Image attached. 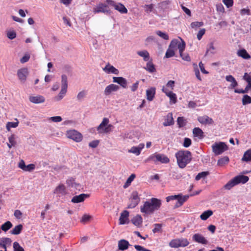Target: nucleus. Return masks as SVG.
<instances>
[{
    "label": "nucleus",
    "instance_id": "de8ad7c7",
    "mask_svg": "<svg viewBox=\"0 0 251 251\" xmlns=\"http://www.w3.org/2000/svg\"><path fill=\"white\" fill-rule=\"evenodd\" d=\"M19 122H9L6 124V128L8 131H10L11 128H15L18 126Z\"/></svg>",
    "mask_w": 251,
    "mask_h": 251
},
{
    "label": "nucleus",
    "instance_id": "6ab92c4d",
    "mask_svg": "<svg viewBox=\"0 0 251 251\" xmlns=\"http://www.w3.org/2000/svg\"><path fill=\"white\" fill-rule=\"evenodd\" d=\"M198 121L201 124L212 125L214 123V121L211 118L209 117L207 115L200 116L198 118Z\"/></svg>",
    "mask_w": 251,
    "mask_h": 251
},
{
    "label": "nucleus",
    "instance_id": "e2e57ef3",
    "mask_svg": "<svg viewBox=\"0 0 251 251\" xmlns=\"http://www.w3.org/2000/svg\"><path fill=\"white\" fill-rule=\"evenodd\" d=\"M99 143H100L99 140H93V141L89 143V147H90L91 148H96L99 145Z\"/></svg>",
    "mask_w": 251,
    "mask_h": 251
},
{
    "label": "nucleus",
    "instance_id": "338daca9",
    "mask_svg": "<svg viewBox=\"0 0 251 251\" xmlns=\"http://www.w3.org/2000/svg\"><path fill=\"white\" fill-rule=\"evenodd\" d=\"M15 135L12 134L10 136L8 137V141L9 143L11 144V146H15L16 144V142L15 141Z\"/></svg>",
    "mask_w": 251,
    "mask_h": 251
},
{
    "label": "nucleus",
    "instance_id": "1a4fd4ad",
    "mask_svg": "<svg viewBox=\"0 0 251 251\" xmlns=\"http://www.w3.org/2000/svg\"><path fill=\"white\" fill-rule=\"evenodd\" d=\"M130 201L129 204L128 205V208H135L139 203L140 201V198L138 196V193L136 191H133L131 193Z\"/></svg>",
    "mask_w": 251,
    "mask_h": 251
},
{
    "label": "nucleus",
    "instance_id": "58836bf2",
    "mask_svg": "<svg viewBox=\"0 0 251 251\" xmlns=\"http://www.w3.org/2000/svg\"><path fill=\"white\" fill-rule=\"evenodd\" d=\"M170 3L171 1L169 0H164L158 4L159 7L163 10H165L168 8Z\"/></svg>",
    "mask_w": 251,
    "mask_h": 251
},
{
    "label": "nucleus",
    "instance_id": "a18cd8bd",
    "mask_svg": "<svg viewBox=\"0 0 251 251\" xmlns=\"http://www.w3.org/2000/svg\"><path fill=\"white\" fill-rule=\"evenodd\" d=\"M109 123V119L107 118H104L102 120V122L100 124V125L98 126L97 129L98 130H100L101 129H103V128L107 126Z\"/></svg>",
    "mask_w": 251,
    "mask_h": 251
},
{
    "label": "nucleus",
    "instance_id": "c03bdc74",
    "mask_svg": "<svg viewBox=\"0 0 251 251\" xmlns=\"http://www.w3.org/2000/svg\"><path fill=\"white\" fill-rule=\"evenodd\" d=\"M242 102L243 105L251 103V97L248 95H244L243 97Z\"/></svg>",
    "mask_w": 251,
    "mask_h": 251
},
{
    "label": "nucleus",
    "instance_id": "680f3d73",
    "mask_svg": "<svg viewBox=\"0 0 251 251\" xmlns=\"http://www.w3.org/2000/svg\"><path fill=\"white\" fill-rule=\"evenodd\" d=\"M205 28L201 29L199 31V32L197 34V39L199 40H200L202 38L203 35L205 34Z\"/></svg>",
    "mask_w": 251,
    "mask_h": 251
},
{
    "label": "nucleus",
    "instance_id": "39448f33",
    "mask_svg": "<svg viewBox=\"0 0 251 251\" xmlns=\"http://www.w3.org/2000/svg\"><path fill=\"white\" fill-rule=\"evenodd\" d=\"M148 161H152L154 163L160 162L161 163H168L170 161L169 158L163 154H152L150 155Z\"/></svg>",
    "mask_w": 251,
    "mask_h": 251
},
{
    "label": "nucleus",
    "instance_id": "8fccbe9b",
    "mask_svg": "<svg viewBox=\"0 0 251 251\" xmlns=\"http://www.w3.org/2000/svg\"><path fill=\"white\" fill-rule=\"evenodd\" d=\"M13 246L14 251H25L24 248L17 242H14Z\"/></svg>",
    "mask_w": 251,
    "mask_h": 251
},
{
    "label": "nucleus",
    "instance_id": "7c9ffc66",
    "mask_svg": "<svg viewBox=\"0 0 251 251\" xmlns=\"http://www.w3.org/2000/svg\"><path fill=\"white\" fill-rule=\"evenodd\" d=\"M229 161V157L227 156H225L218 160L217 165L219 166H223L225 165L228 164Z\"/></svg>",
    "mask_w": 251,
    "mask_h": 251
},
{
    "label": "nucleus",
    "instance_id": "412c9836",
    "mask_svg": "<svg viewBox=\"0 0 251 251\" xmlns=\"http://www.w3.org/2000/svg\"><path fill=\"white\" fill-rule=\"evenodd\" d=\"M235 181H236V183L237 185L242 183L245 184L246 182H247L249 180V178L248 176H244L243 175H238L234 177Z\"/></svg>",
    "mask_w": 251,
    "mask_h": 251
},
{
    "label": "nucleus",
    "instance_id": "0eeeda50",
    "mask_svg": "<svg viewBox=\"0 0 251 251\" xmlns=\"http://www.w3.org/2000/svg\"><path fill=\"white\" fill-rule=\"evenodd\" d=\"M106 3L109 6H112L114 9L121 13L126 14L127 13V9L124 4L121 3H116L113 0H106Z\"/></svg>",
    "mask_w": 251,
    "mask_h": 251
},
{
    "label": "nucleus",
    "instance_id": "c756f323",
    "mask_svg": "<svg viewBox=\"0 0 251 251\" xmlns=\"http://www.w3.org/2000/svg\"><path fill=\"white\" fill-rule=\"evenodd\" d=\"M137 54L141 57H143V59L145 61H148L150 60V54L146 50L138 51H137Z\"/></svg>",
    "mask_w": 251,
    "mask_h": 251
},
{
    "label": "nucleus",
    "instance_id": "2eb2a0df",
    "mask_svg": "<svg viewBox=\"0 0 251 251\" xmlns=\"http://www.w3.org/2000/svg\"><path fill=\"white\" fill-rule=\"evenodd\" d=\"M120 89L118 85L114 84H111L106 87L104 93L105 95H109L112 92L117 91Z\"/></svg>",
    "mask_w": 251,
    "mask_h": 251
},
{
    "label": "nucleus",
    "instance_id": "4c0bfd02",
    "mask_svg": "<svg viewBox=\"0 0 251 251\" xmlns=\"http://www.w3.org/2000/svg\"><path fill=\"white\" fill-rule=\"evenodd\" d=\"M176 122L179 128H182L186 125V120L184 119L183 117H178Z\"/></svg>",
    "mask_w": 251,
    "mask_h": 251
},
{
    "label": "nucleus",
    "instance_id": "bb28decb",
    "mask_svg": "<svg viewBox=\"0 0 251 251\" xmlns=\"http://www.w3.org/2000/svg\"><path fill=\"white\" fill-rule=\"evenodd\" d=\"M193 134L194 137H198L200 139H202L204 137L203 132L199 127H195L193 129Z\"/></svg>",
    "mask_w": 251,
    "mask_h": 251
},
{
    "label": "nucleus",
    "instance_id": "a878e982",
    "mask_svg": "<svg viewBox=\"0 0 251 251\" xmlns=\"http://www.w3.org/2000/svg\"><path fill=\"white\" fill-rule=\"evenodd\" d=\"M146 70L151 73L156 72V69L154 65L152 62V59L149 60L146 64V66L144 68Z\"/></svg>",
    "mask_w": 251,
    "mask_h": 251
},
{
    "label": "nucleus",
    "instance_id": "4d7b16f0",
    "mask_svg": "<svg viewBox=\"0 0 251 251\" xmlns=\"http://www.w3.org/2000/svg\"><path fill=\"white\" fill-rule=\"evenodd\" d=\"M192 144L191 140L189 138H185L183 143V146L185 148H188L191 146Z\"/></svg>",
    "mask_w": 251,
    "mask_h": 251
},
{
    "label": "nucleus",
    "instance_id": "f3484780",
    "mask_svg": "<svg viewBox=\"0 0 251 251\" xmlns=\"http://www.w3.org/2000/svg\"><path fill=\"white\" fill-rule=\"evenodd\" d=\"M103 70L107 74L111 73L116 75H118L119 74V71L113 66L110 65L109 63L105 66Z\"/></svg>",
    "mask_w": 251,
    "mask_h": 251
},
{
    "label": "nucleus",
    "instance_id": "49530a36",
    "mask_svg": "<svg viewBox=\"0 0 251 251\" xmlns=\"http://www.w3.org/2000/svg\"><path fill=\"white\" fill-rule=\"evenodd\" d=\"M142 7L144 8L145 11L147 13L152 12L154 9V4L152 3L151 4H145L142 6Z\"/></svg>",
    "mask_w": 251,
    "mask_h": 251
},
{
    "label": "nucleus",
    "instance_id": "864d4df0",
    "mask_svg": "<svg viewBox=\"0 0 251 251\" xmlns=\"http://www.w3.org/2000/svg\"><path fill=\"white\" fill-rule=\"evenodd\" d=\"M156 33L158 36L161 37L162 38H163L164 40H167L169 39V36L165 32H163L160 30H158V31H156Z\"/></svg>",
    "mask_w": 251,
    "mask_h": 251
},
{
    "label": "nucleus",
    "instance_id": "f03ea898",
    "mask_svg": "<svg viewBox=\"0 0 251 251\" xmlns=\"http://www.w3.org/2000/svg\"><path fill=\"white\" fill-rule=\"evenodd\" d=\"M176 157L179 168L183 169L192 160V155L189 151H179L176 153Z\"/></svg>",
    "mask_w": 251,
    "mask_h": 251
},
{
    "label": "nucleus",
    "instance_id": "37998d69",
    "mask_svg": "<svg viewBox=\"0 0 251 251\" xmlns=\"http://www.w3.org/2000/svg\"><path fill=\"white\" fill-rule=\"evenodd\" d=\"M209 174L208 171H204L199 173L196 176L195 179L196 180H199L201 178H204L206 177Z\"/></svg>",
    "mask_w": 251,
    "mask_h": 251
},
{
    "label": "nucleus",
    "instance_id": "dca6fc26",
    "mask_svg": "<svg viewBox=\"0 0 251 251\" xmlns=\"http://www.w3.org/2000/svg\"><path fill=\"white\" fill-rule=\"evenodd\" d=\"M193 240L196 242L206 245L208 243V241L201 234L196 233L193 235L192 237Z\"/></svg>",
    "mask_w": 251,
    "mask_h": 251
},
{
    "label": "nucleus",
    "instance_id": "ea45409f",
    "mask_svg": "<svg viewBox=\"0 0 251 251\" xmlns=\"http://www.w3.org/2000/svg\"><path fill=\"white\" fill-rule=\"evenodd\" d=\"M144 146V145H142V147L133 146L130 149L129 151L138 155L140 154L141 150Z\"/></svg>",
    "mask_w": 251,
    "mask_h": 251
},
{
    "label": "nucleus",
    "instance_id": "aec40b11",
    "mask_svg": "<svg viewBox=\"0 0 251 251\" xmlns=\"http://www.w3.org/2000/svg\"><path fill=\"white\" fill-rule=\"evenodd\" d=\"M174 123L172 113H169L165 119V121L163 123V125L164 126H171L173 125Z\"/></svg>",
    "mask_w": 251,
    "mask_h": 251
},
{
    "label": "nucleus",
    "instance_id": "f704fd0d",
    "mask_svg": "<svg viewBox=\"0 0 251 251\" xmlns=\"http://www.w3.org/2000/svg\"><path fill=\"white\" fill-rule=\"evenodd\" d=\"M12 240L9 238L2 237L0 238V247H1V245H7L8 246H10Z\"/></svg>",
    "mask_w": 251,
    "mask_h": 251
},
{
    "label": "nucleus",
    "instance_id": "9b49d317",
    "mask_svg": "<svg viewBox=\"0 0 251 251\" xmlns=\"http://www.w3.org/2000/svg\"><path fill=\"white\" fill-rule=\"evenodd\" d=\"M28 74L27 69L24 68L17 71V75L19 79L22 83H25Z\"/></svg>",
    "mask_w": 251,
    "mask_h": 251
},
{
    "label": "nucleus",
    "instance_id": "0e129e2a",
    "mask_svg": "<svg viewBox=\"0 0 251 251\" xmlns=\"http://www.w3.org/2000/svg\"><path fill=\"white\" fill-rule=\"evenodd\" d=\"M223 2L227 8H230L233 5V0H223Z\"/></svg>",
    "mask_w": 251,
    "mask_h": 251
},
{
    "label": "nucleus",
    "instance_id": "774afa93",
    "mask_svg": "<svg viewBox=\"0 0 251 251\" xmlns=\"http://www.w3.org/2000/svg\"><path fill=\"white\" fill-rule=\"evenodd\" d=\"M30 58V55L28 54H25L24 56H23L20 59V62L22 63H25V62H27Z\"/></svg>",
    "mask_w": 251,
    "mask_h": 251
},
{
    "label": "nucleus",
    "instance_id": "3c124183",
    "mask_svg": "<svg viewBox=\"0 0 251 251\" xmlns=\"http://www.w3.org/2000/svg\"><path fill=\"white\" fill-rule=\"evenodd\" d=\"M175 51L172 49L168 48L166 53L165 57L167 58L172 57L175 55Z\"/></svg>",
    "mask_w": 251,
    "mask_h": 251
},
{
    "label": "nucleus",
    "instance_id": "a19ab883",
    "mask_svg": "<svg viewBox=\"0 0 251 251\" xmlns=\"http://www.w3.org/2000/svg\"><path fill=\"white\" fill-rule=\"evenodd\" d=\"M166 96H167L169 98L170 100L172 101L174 103L176 102L177 98L176 94L174 93L172 91H170L166 93Z\"/></svg>",
    "mask_w": 251,
    "mask_h": 251
},
{
    "label": "nucleus",
    "instance_id": "e433bc0d",
    "mask_svg": "<svg viewBox=\"0 0 251 251\" xmlns=\"http://www.w3.org/2000/svg\"><path fill=\"white\" fill-rule=\"evenodd\" d=\"M242 160L246 162L251 160V149L245 152Z\"/></svg>",
    "mask_w": 251,
    "mask_h": 251
},
{
    "label": "nucleus",
    "instance_id": "4be33fe9",
    "mask_svg": "<svg viewBox=\"0 0 251 251\" xmlns=\"http://www.w3.org/2000/svg\"><path fill=\"white\" fill-rule=\"evenodd\" d=\"M29 100L30 102L36 104L43 103L45 100L44 97L41 95L30 96L29 98Z\"/></svg>",
    "mask_w": 251,
    "mask_h": 251
},
{
    "label": "nucleus",
    "instance_id": "09e8293b",
    "mask_svg": "<svg viewBox=\"0 0 251 251\" xmlns=\"http://www.w3.org/2000/svg\"><path fill=\"white\" fill-rule=\"evenodd\" d=\"M251 89L250 87H249V85L247 84V85L246 86L245 88L244 89H234V92L238 94H245L248 93L249 90Z\"/></svg>",
    "mask_w": 251,
    "mask_h": 251
},
{
    "label": "nucleus",
    "instance_id": "c9c22d12",
    "mask_svg": "<svg viewBox=\"0 0 251 251\" xmlns=\"http://www.w3.org/2000/svg\"><path fill=\"white\" fill-rule=\"evenodd\" d=\"M181 42H179L177 44V48L179 50V52L180 56H182V52H183V51L185 50L186 44L184 40H183L182 39H181Z\"/></svg>",
    "mask_w": 251,
    "mask_h": 251
},
{
    "label": "nucleus",
    "instance_id": "f8f14e48",
    "mask_svg": "<svg viewBox=\"0 0 251 251\" xmlns=\"http://www.w3.org/2000/svg\"><path fill=\"white\" fill-rule=\"evenodd\" d=\"M90 197L89 194H81L79 195H76L73 197L71 200V202L75 203H77L81 202L84 201V200Z\"/></svg>",
    "mask_w": 251,
    "mask_h": 251
},
{
    "label": "nucleus",
    "instance_id": "f257e3e1",
    "mask_svg": "<svg viewBox=\"0 0 251 251\" xmlns=\"http://www.w3.org/2000/svg\"><path fill=\"white\" fill-rule=\"evenodd\" d=\"M161 206V201L155 198H152L150 201H146L141 206L140 210L146 215H151L155 211L159 210Z\"/></svg>",
    "mask_w": 251,
    "mask_h": 251
},
{
    "label": "nucleus",
    "instance_id": "72a5a7b5",
    "mask_svg": "<svg viewBox=\"0 0 251 251\" xmlns=\"http://www.w3.org/2000/svg\"><path fill=\"white\" fill-rule=\"evenodd\" d=\"M237 184L234 177L229 181L226 185H224V188L226 190H230L233 187L236 185Z\"/></svg>",
    "mask_w": 251,
    "mask_h": 251
},
{
    "label": "nucleus",
    "instance_id": "473e14b6",
    "mask_svg": "<svg viewBox=\"0 0 251 251\" xmlns=\"http://www.w3.org/2000/svg\"><path fill=\"white\" fill-rule=\"evenodd\" d=\"M12 226L13 225L11 222L7 221L1 226V229L3 231L6 232L9 229H10L12 227Z\"/></svg>",
    "mask_w": 251,
    "mask_h": 251
},
{
    "label": "nucleus",
    "instance_id": "5fc2aeb1",
    "mask_svg": "<svg viewBox=\"0 0 251 251\" xmlns=\"http://www.w3.org/2000/svg\"><path fill=\"white\" fill-rule=\"evenodd\" d=\"M7 37L10 40H13L16 37V33L15 31H9L7 33Z\"/></svg>",
    "mask_w": 251,
    "mask_h": 251
},
{
    "label": "nucleus",
    "instance_id": "6e6d98bb",
    "mask_svg": "<svg viewBox=\"0 0 251 251\" xmlns=\"http://www.w3.org/2000/svg\"><path fill=\"white\" fill-rule=\"evenodd\" d=\"M203 22H194L191 24V27L192 28L195 27H200L203 25Z\"/></svg>",
    "mask_w": 251,
    "mask_h": 251
},
{
    "label": "nucleus",
    "instance_id": "393cba45",
    "mask_svg": "<svg viewBox=\"0 0 251 251\" xmlns=\"http://www.w3.org/2000/svg\"><path fill=\"white\" fill-rule=\"evenodd\" d=\"M155 88L153 87H151L146 90L147 99L149 101H151L154 99L155 95Z\"/></svg>",
    "mask_w": 251,
    "mask_h": 251
},
{
    "label": "nucleus",
    "instance_id": "c85d7f7f",
    "mask_svg": "<svg viewBox=\"0 0 251 251\" xmlns=\"http://www.w3.org/2000/svg\"><path fill=\"white\" fill-rule=\"evenodd\" d=\"M23 228V225L19 224L15 226V227L10 231V233L13 235H19L20 234Z\"/></svg>",
    "mask_w": 251,
    "mask_h": 251
},
{
    "label": "nucleus",
    "instance_id": "603ef678",
    "mask_svg": "<svg viewBox=\"0 0 251 251\" xmlns=\"http://www.w3.org/2000/svg\"><path fill=\"white\" fill-rule=\"evenodd\" d=\"M61 86L68 87V78L66 75H61Z\"/></svg>",
    "mask_w": 251,
    "mask_h": 251
},
{
    "label": "nucleus",
    "instance_id": "79ce46f5",
    "mask_svg": "<svg viewBox=\"0 0 251 251\" xmlns=\"http://www.w3.org/2000/svg\"><path fill=\"white\" fill-rule=\"evenodd\" d=\"M136 175L134 174H132L127 179L126 183L124 185V188H126L129 186L131 182L135 178Z\"/></svg>",
    "mask_w": 251,
    "mask_h": 251
},
{
    "label": "nucleus",
    "instance_id": "5701e85b",
    "mask_svg": "<svg viewBox=\"0 0 251 251\" xmlns=\"http://www.w3.org/2000/svg\"><path fill=\"white\" fill-rule=\"evenodd\" d=\"M130 246L128 241L125 239H121L118 242V248L120 251H125Z\"/></svg>",
    "mask_w": 251,
    "mask_h": 251
},
{
    "label": "nucleus",
    "instance_id": "20e7f679",
    "mask_svg": "<svg viewBox=\"0 0 251 251\" xmlns=\"http://www.w3.org/2000/svg\"><path fill=\"white\" fill-rule=\"evenodd\" d=\"M212 148L213 152L216 155L221 154L228 149L226 144L222 142L215 143L212 145Z\"/></svg>",
    "mask_w": 251,
    "mask_h": 251
},
{
    "label": "nucleus",
    "instance_id": "ddd939ff",
    "mask_svg": "<svg viewBox=\"0 0 251 251\" xmlns=\"http://www.w3.org/2000/svg\"><path fill=\"white\" fill-rule=\"evenodd\" d=\"M113 82L119 84L123 88H126L127 87V82L126 79L122 76L113 77Z\"/></svg>",
    "mask_w": 251,
    "mask_h": 251
},
{
    "label": "nucleus",
    "instance_id": "6e6552de",
    "mask_svg": "<svg viewBox=\"0 0 251 251\" xmlns=\"http://www.w3.org/2000/svg\"><path fill=\"white\" fill-rule=\"evenodd\" d=\"M67 137L76 142H80L82 140V135L77 131L74 129L67 131Z\"/></svg>",
    "mask_w": 251,
    "mask_h": 251
},
{
    "label": "nucleus",
    "instance_id": "7ed1b4c3",
    "mask_svg": "<svg viewBox=\"0 0 251 251\" xmlns=\"http://www.w3.org/2000/svg\"><path fill=\"white\" fill-rule=\"evenodd\" d=\"M189 197V195H185L183 196L182 194H180L167 197L166 198V201L169 202L172 200H176L177 201L174 206V208L176 209L182 206L183 204L188 200Z\"/></svg>",
    "mask_w": 251,
    "mask_h": 251
},
{
    "label": "nucleus",
    "instance_id": "2f4dec72",
    "mask_svg": "<svg viewBox=\"0 0 251 251\" xmlns=\"http://www.w3.org/2000/svg\"><path fill=\"white\" fill-rule=\"evenodd\" d=\"M213 213V211L211 210L205 211L200 215V218L202 220L205 221L209 218Z\"/></svg>",
    "mask_w": 251,
    "mask_h": 251
},
{
    "label": "nucleus",
    "instance_id": "4468645a",
    "mask_svg": "<svg viewBox=\"0 0 251 251\" xmlns=\"http://www.w3.org/2000/svg\"><path fill=\"white\" fill-rule=\"evenodd\" d=\"M129 212L127 210L123 211L120 215L119 218V224L120 225H124L126 224H128L129 222L128 219Z\"/></svg>",
    "mask_w": 251,
    "mask_h": 251
},
{
    "label": "nucleus",
    "instance_id": "a211bd4d",
    "mask_svg": "<svg viewBox=\"0 0 251 251\" xmlns=\"http://www.w3.org/2000/svg\"><path fill=\"white\" fill-rule=\"evenodd\" d=\"M54 193L56 194L59 197L65 195L66 194V191L64 185L60 184L55 189Z\"/></svg>",
    "mask_w": 251,
    "mask_h": 251
},
{
    "label": "nucleus",
    "instance_id": "bf43d9fd",
    "mask_svg": "<svg viewBox=\"0 0 251 251\" xmlns=\"http://www.w3.org/2000/svg\"><path fill=\"white\" fill-rule=\"evenodd\" d=\"M35 165L34 164H29L27 165H25V168L24 169L25 171L31 172L34 170Z\"/></svg>",
    "mask_w": 251,
    "mask_h": 251
},
{
    "label": "nucleus",
    "instance_id": "9d476101",
    "mask_svg": "<svg viewBox=\"0 0 251 251\" xmlns=\"http://www.w3.org/2000/svg\"><path fill=\"white\" fill-rule=\"evenodd\" d=\"M108 4L100 3L96 7L94 8L93 12L95 13H103L106 15H110L111 11L108 9Z\"/></svg>",
    "mask_w": 251,
    "mask_h": 251
},
{
    "label": "nucleus",
    "instance_id": "423d86ee",
    "mask_svg": "<svg viewBox=\"0 0 251 251\" xmlns=\"http://www.w3.org/2000/svg\"><path fill=\"white\" fill-rule=\"evenodd\" d=\"M189 244V241L187 239L180 238V239H174L172 240L169 245L170 247L173 248H177L179 247H185L187 246Z\"/></svg>",
    "mask_w": 251,
    "mask_h": 251
},
{
    "label": "nucleus",
    "instance_id": "69168bd1",
    "mask_svg": "<svg viewBox=\"0 0 251 251\" xmlns=\"http://www.w3.org/2000/svg\"><path fill=\"white\" fill-rule=\"evenodd\" d=\"M86 93L85 91H82L79 92L77 95V99L78 100H81L83 98H84L86 96Z\"/></svg>",
    "mask_w": 251,
    "mask_h": 251
},
{
    "label": "nucleus",
    "instance_id": "052dcab7",
    "mask_svg": "<svg viewBox=\"0 0 251 251\" xmlns=\"http://www.w3.org/2000/svg\"><path fill=\"white\" fill-rule=\"evenodd\" d=\"M178 41L177 39H173L170 43L169 48L170 49H175L177 46Z\"/></svg>",
    "mask_w": 251,
    "mask_h": 251
},
{
    "label": "nucleus",
    "instance_id": "b1692460",
    "mask_svg": "<svg viewBox=\"0 0 251 251\" xmlns=\"http://www.w3.org/2000/svg\"><path fill=\"white\" fill-rule=\"evenodd\" d=\"M131 222L134 226L137 227H140L142 225L143 218L140 215L137 214L131 219Z\"/></svg>",
    "mask_w": 251,
    "mask_h": 251
},
{
    "label": "nucleus",
    "instance_id": "cd10ccee",
    "mask_svg": "<svg viewBox=\"0 0 251 251\" xmlns=\"http://www.w3.org/2000/svg\"><path fill=\"white\" fill-rule=\"evenodd\" d=\"M237 54L244 59H249L251 56L249 54L245 49H241L238 51Z\"/></svg>",
    "mask_w": 251,
    "mask_h": 251
},
{
    "label": "nucleus",
    "instance_id": "13d9d810",
    "mask_svg": "<svg viewBox=\"0 0 251 251\" xmlns=\"http://www.w3.org/2000/svg\"><path fill=\"white\" fill-rule=\"evenodd\" d=\"M153 226H154V228L152 230V231L154 233L159 232L161 230V227L162 226V224H155Z\"/></svg>",
    "mask_w": 251,
    "mask_h": 251
}]
</instances>
